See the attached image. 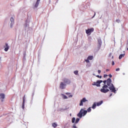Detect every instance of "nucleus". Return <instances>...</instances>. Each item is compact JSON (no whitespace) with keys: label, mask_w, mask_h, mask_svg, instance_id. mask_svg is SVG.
<instances>
[{"label":"nucleus","mask_w":128,"mask_h":128,"mask_svg":"<svg viewBox=\"0 0 128 128\" xmlns=\"http://www.w3.org/2000/svg\"><path fill=\"white\" fill-rule=\"evenodd\" d=\"M94 16H96V13H94Z\"/></svg>","instance_id":"nucleus-40"},{"label":"nucleus","mask_w":128,"mask_h":128,"mask_svg":"<svg viewBox=\"0 0 128 128\" xmlns=\"http://www.w3.org/2000/svg\"><path fill=\"white\" fill-rule=\"evenodd\" d=\"M116 22H120V20H118V19H117L116 20Z\"/></svg>","instance_id":"nucleus-27"},{"label":"nucleus","mask_w":128,"mask_h":128,"mask_svg":"<svg viewBox=\"0 0 128 128\" xmlns=\"http://www.w3.org/2000/svg\"><path fill=\"white\" fill-rule=\"evenodd\" d=\"M74 74H76V76H78V70L74 71Z\"/></svg>","instance_id":"nucleus-23"},{"label":"nucleus","mask_w":128,"mask_h":128,"mask_svg":"<svg viewBox=\"0 0 128 128\" xmlns=\"http://www.w3.org/2000/svg\"><path fill=\"white\" fill-rule=\"evenodd\" d=\"M93 76H94V74H93Z\"/></svg>","instance_id":"nucleus-41"},{"label":"nucleus","mask_w":128,"mask_h":128,"mask_svg":"<svg viewBox=\"0 0 128 128\" xmlns=\"http://www.w3.org/2000/svg\"><path fill=\"white\" fill-rule=\"evenodd\" d=\"M72 124H74V122L76 123V118L74 117L72 118Z\"/></svg>","instance_id":"nucleus-21"},{"label":"nucleus","mask_w":128,"mask_h":128,"mask_svg":"<svg viewBox=\"0 0 128 128\" xmlns=\"http://www.w3.org/2000/svg\"><path fill=\"white\" fill-rule=\"evenodd\" d=\"M94 60V56H88L86 60H85V61L88 63V64H90V60Z\"/></svg>","instance_id":"nucleus-5"},{"label":"nucleus","mask_w":128,"mask_h":128,"mask_svg":"<svg viewBox=\"0 0 128 128\" xmlns=\"http://www.w3.org/2000/svg\"><path fill=\"white\" fill-rule=\"evenodd\" d=\"M109 56H112V53H110V54H109Z\"/></svg>","instance_id":"nucleus-33"},{"label":"nucleus","mask_w":128,"mask_h":128,"mask_svg":"<svg viewBox=\"0 0 128 128\" xmlns=\"http://www.w3.org/2000/svg\"><path fill=\"white\" fill-rule=\"evenodd\" d=\"M92 32H94V28L88 29L86 30V34H90Z\"/></svg>","instance_id":"nucleus-8"},{"label":"nucleus","mask_w":128,"mask_h":128,"mask_svg":"<svg viewBox=\"0 0 128 128\" xmlns=\"http://www.w3.org/2000/svg\"><path fill=\"white\" fill-rule=\"evenodd\" d=\"M4 98H5L4 94H0V98L2 102H4Z\"/></svg>","instance_id":"nucleus-11"},{"label":"nucleus","mask_w":128,"mask_h":128,"mask_svg":"<svg viewBox=\"0 0 128 128\" xmlns=\"http://www.w3.org/2000/svg\"><path fill=\"white\" fill-rule=\"evenodd\" d=\"M65 94H66V96H68V98H72V96H73L72 94V93L66 92Z\"/></svg>","instance_id":"nucleus-12"},{"label":"nucleus","mask_w":128,"mask_h":128,"mask_svg":"<svg viewBox=\"0 0 128 128\" xmlns=\"http://www.w3.org/2000/svg\"><path fill=\"white\" fill-rule=\"evenodd\" d=\"M24 28L26 30H28L29 25H28V22H26L24 24Z\"/></svg>","instance_id":"nucleus-9"},{"label":"nucleus","mask_w":128,"mask_h":128,"mask_svg":"<svg viewBox=\"0 0 128 128\" xmlns=\"http://www.w3.org/2000/svg\"><path fill=\"white\" fill-rule=\"evenodd\" d=\"M92 112V108L90 107L88 108L86 110H84V108H81L79 114H77V116L78 118H82V116H84L88 112Z\"/></svg>","instance_id":"nucleus-2"},{"label":"nucleus","mask_w":128,"mask_h":128,"mask_svg":"<svg viewBox=\"0 0 128 128\" xmlns=\"http://www.w3.org/2000/svg\"><path fill=\"white\" fill-rule=\"evenodd\" d=\"M123 74L124 75V73H123Z\"/></svg>","instance_id":"nucleus-39"},{"label":"nucleus","mask_w":128,"mask_h":128,"mask_svg":"<svg viewBox=\"0 0 128 128\" xmlns=\"http://www.w3.org/2000/svg\"><path fill=\"white\" fill-rule=\"evenodd\" d=\"M120 68H118L116 69V72H118V71H120Z\"/></svg>","instance_id":"nucleus-26"},{"label":"nucleus","mask_w":128,"mask_h":128,"mask_svg":"<svg viewBox=\"0 0 128 128\" xmlns=\"http://www.w3.org/2000/svg\"><path fill=\"white\" fill-rule=\"evenodd\" d=\"M66 84H70V80H68V79H65L64 80V82Z\"/></svg>","instance_id":"nucleus-10"},{"label":"nucleus","mask_w":128,"mask_h":128,"mask_svg":"<svg viewBox=\"0 0 128 128\" xmlns=\"http://www.w3.org/2000/svg\"><path fill=\"white\" fill-rule=\"evenodd\" d=\"M98 43H99L100 44H102V40H98Z\"/></svg>","instance_id":"nucleus-25"},{"label":"nucleus","mask_w":128,"mask_h":128,"mask_svg":"<svg viewBox=\"0 0 128 128\" xmlns=\"http://www.w3.org/2000/svg\"><path fill=\"white\" fill-rule=\"evenodd\" d=\"M112 96V94H110V96Z\"/></svg>","instance_id":"nucleus-36"},{"label":"nucleus","mask_w":128,"mask_h":128,"mask_svg":"<svg viewBox=\"0 0 128 128\" xmlns=\"http://www.w3.org/2000/svg\"><path fill=\"white\" fill-rule=\"evenodd\" d=\"M86 66H90V64H88L86 65Z\"/></svg>","instance_id":"nucleus-34"},{"label":"nucleus","mask_w":128,"mask_h":128,"mask_svg":"<svg viewBox=\"0 0 128 128\" xmlns=\"http://www.w3.org/2000/svg\"><path fill=\"white\" fill-rule=\"evenodd\" d=\"M109 76H110V78H112V76L111 74H109Z\"/></svg>","instance_id":"nucleus-30"},{"label":"nucleus","mask_w":128,"mask_h":128,"mask_svg":"<svg viewBox=\"0 0 128 128\" xmlns=\"http://www.w3.org/2000/svg\"><path fill=\"white\" fill-rule=\"evenodd\" d=\"M61 96L64 98V100H68V96H66L64 95V94H61Z\"/></svg>","instance_id":"nucleus-13"},{"label":"nucleus","mask_w":128,"mask_h":128,"mask_svg":"<svg viewBox=\"0 0 128 128\" xmlns=\"http://www.w3.org/2000/svg\"><path fill=\"white\" fill-rule=\"evenodd\" d=\"M96 108V102H94L92 106V108L94 110Z\"/></svg>","instance_id":"nucleus-17"},{"label":"nucleus","mask_w":128,"mask_h":128,"mask_svg":"<svg viewBox=\"0 0 128 128\" xmlns=\"http://www.w3.org/2000/svg\"><path fill=\"white\" fill-rule=\"evenodd\" d=\"M112 58H114V56H112Z\"/></svg>","instance_id":"nucleus-37"},{"label":"nucleus","mask_w":128,"mask_h":128,"mask_svg":"<svg viewBox=\"0 0 128 128\" xmlns=\"http://www.w3.org/2000/svg\"><path fill=\"white\" fill-rule=\"evenodd\" d=\"M88 102V100H86V98H83L80 102V106H84V102Z\"/></svg>","instance_id":"nucleus-6"},{"label":"nucleus","mask_w":128,"mask_h":128,"mask_svg":"<svg viewBox=\"0 0 128 128\" xmlns=\"http://www.w3.org/2000/svg\"><path fill=\"white\" fill-rule=\"evenodd\" d=\"M1 58H2L0 57V60Z\"/></svg>","instance_id":"nucleus-38"},{"label":"nucleus","mask_w":128,"mask_h":128,"mask_svg":"<svg viewBox=\"0 0 128 128\" xmlns=\"http://www.w3.org/2000/svg\"><path fill=\"white\" fill-rule=\"evenodd\" d=\"M102 71H100V70H98V73L100 74L101 72Z\"/></svg>","instance_id":"nucleus-32"},{"label":"nucleus","mask_w":128,"mask_h":128,"mask_svg":"<svg viewBox=\"0 0 128 128\" xmlns=\"http://www.w3.org/2000/svg\"><path fill=\"white\" fill-rule=\"evenodd\" d=\"M124 56H126L125 54H120L118 58L119 60H122V58Z\"/></svg>","instance_id":"nucleus-18"},{"label":"nucleus","mask_w":128,"mask_h":128,"mask_svg":"<svg viewBox=\"0 0 128 128\" xmlns=\"http://www.w3.org/2000/svg\"><path fill=\"white\" fill-rule=\"evenodd\" d=\"M26 96H24V98H23V102H22V108H24V102H25V99H24V98H25Z\"/></svg>","instance_id":"nucleus-20"},{"label":"nucleus","mask_w":128,"mask_h":128,"mask_svg":"<svg viewBox=\"0 0 128 128\" xmlns=\"http://www.w3.org/2000/svg\"><path fill=\"white\" fill-rule=\"evenodd\" d=\"M66 88V84H65L64 82H61L60 84V88L61 90H64Z\"/></svg>","instance_id":"nucleus-4"},{"label":"nucleus","mask_w":128,"mask_h":128,"mask_svg":"<svg viewBox=\"0 0 128 128\" xmlns=\"http://www.w3.org/2000/svg\"><path fill=\"white\" fill-rule=\"evenodd\" d=\"M5 52H8V44H6V48H4Z\"/></svg>","instance_id":"nucleus-19"},{"label":"nucleus","mask_w":128,"mask_h":128,"mask_svg":"<svg viewBox=\"0 0 128 128\" xmlns=\"http://www.w3.org/2000/svg\"><path fill=\"white\" fill-rule=\"evenodd\" d=\"M40 0H37L36 4L34 6L35 8H38V4H40Z\"/></svg>","instance_id":"nucleus-14"},{"label":"nucleus","mask_w":128,"mask_h":128,"mask_svg":"<svg viewBox=\"0 0 128 128\" xmlns=\"http://www.w3.org/2000/svg\"><path fill=\"white\" fill-rule=\"evenodd\" d=\"M52 126H53V128H56V126H58V124H56V122L53 123L52 124Z\"/></svg>","instance_id":"nucleus-22"},{"label":"nucleus","mask_w":128,"mask_h":128,"mask_svg":"<svg viewBox=\"0 0 128 128\" xmlns=\"http://www.w3.org/2000/svg\"><path fill=\"white\" fill-rule=\"evenodd\" d=\"M102 82V80H97L96 82H94L92 84V86H100V84Z\"/></svg>","instance_id":"nucleus-3"},{"label":"nucleus","mask_w":128,"mask_h":128,"mask_svg":"<svg viewBox=\"0 0 128 128\" xmlns=\"http://www.w3.org/2000/svg\"><path fill=\"white\" fill-rule=\"evenodd\" d=\"M103 82H104V86H106V84H108V80H104V81H103Z\"/></svg>","instance_id":"nucleus-24"},{"label":"nucleus","mask_w":128,"mask_h":128,"mask_svg":"<svg viewBox=\"0 0 128 128\" xmlns=\"http://www.w3.org/2000/svg\"><path fill=\"white\" fill-rule=\"evenodd\" d=\"M108 70H109L108 69L106 70V72H108Z\"/></svg>","instance_id":"nucleus-35"},{"label":"nucleus","mask_w":128,"mask_h":128,"mask_svg":"<svg viewBox=\"0 0 128 128\" xmlns=\"http://www.w3.org/2000/svg\"><path fill=\"white\" fill-rule=\"evenodd\" d=\"M106 76H108V74H104V78H106Z\"/></svg>","instance_id":"nucleus-29"},{"label":"nucleus","mask_w":128,"mask_h":128,"mask_svg":"<svg viewBox=\"0 0 128 128\" xmlns=\"http://www.w3.org/2000/svg\"><path fill=\"white\" fill-rule=\"evenodd\" d=\"M104 102H102V100L100 101L99 102H98L97 103H96V105L97 106H101V104Z\"/></svg>","instance_id":"nucleus-15"},{"label":"nucleus","mask_w":128,"mask_h":128,"mask_svg":"<svg viewBox=\"0 0 128 128\" xmlns=\"http://www.w3.org/2000/svg\"><path fill=\"white\" fill-rule=\"evenodd\" d=\"M96 76L97 78H102V76H100L98 75V76Z\"/></svg>","instance_id":"nucleus-28"},{"label":"nucleus","mask_w":128,"mask_h":128,"mask_svg":"<svg viewBox=\"0 0 128 128\" xmlns=\"http://www.w3.org/2000/svg\"><path fill=\"white\" fill-rule=\"evenodd\" d=\"M112 92H114V94L116 93V90L114 86V84H112V79L109 78L107 80V85H104L102 87V88L100 89L101 92H104V94H106V92H110V90Z\"/></svg>","instance_id":"nucleus-1"},{"label":"nucleus","mask_w":128,"mask_h":128,"mask_svg":"<svg viewBox=\"0 0 128 128\" xmlns=\"http://www.w3.org/2000/svg\"><path fill=\"white\" fill-rule=\"evenodd\" d=\"M80 118H76V120H75V123L74 124H73L72 128H76V124H78V122H80Z\"/></svg>","instance_id":"nucleus-7"},{"label":"nucleus","mask_w":128,"mask_h":128,"mask_svg":"<svg viewBox=\"0 0 128 128\" xmlns=\"http://www.w3.org/2000/svg\"><path fill=\"white\" fill-rule=\"evenodd\" d=\"M10 22H11L10 28H12V24H14V18H10Z\"/></svg>","instance_id":"nucleus-16"},{"label":"nucleus","mask_w":128,"mask_h":128,"mask_svg":"<svg viewBox=\"0 0 128 128\" xmlns=\"http://www.w3.org/2000/svg\"><path fill=\"white\" fill-rule=\"evenodd\" d=\"M114 62H112V66H114Z\"/></svg>","instance_id":"nucleus-31"}]
</instances>
